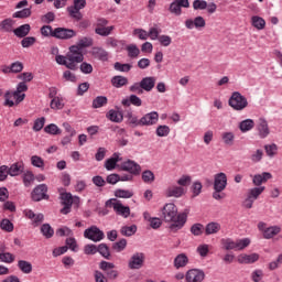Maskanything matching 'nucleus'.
I'll return each instance as SVG.
<instances>
[{
    "label": "nucleus",
    "instance_id": "nucleus-1",
    "mask_svg": "<svg viewBox=\"0 0 282 282\" xmlns=\"http://www.w3.org/2000/svg\"><path fill=\"white\" fill-rule=\"evenodd\" d=\"M161 217L165 224H171L169 227L171 232H177V230H182L186 226L188 212L177 213V206L173 203H167L162 208Z\"/></svg>",
    "mask_w": 282,
    "mask_h": 282
},
{
    "label": "nucleus",
    "instance_id": "nucleus-2",
    "mask_svg": "<svg viewBox=\"0 0 282 282\" xmlns=\"http://www.w3.org/2000/svg\"><path fill=\"white\" fill-rule=\"evenodd\" d=\"M226 186H228V176L226 173L220 172L214 176V192L213 198L216 200L226 198Z\"/></svg>",
    "mask_w": 282,
    "mask_h": 282
},
{
    "label": "nucleus",
    "instance_id": "nucleus-3",
    "mask_svg": "<svg viewBox=\"0 0 282 282\" xmlns=\"http://www.w3.org/2000/svg\"><path fill=\"white\" fill-rule=\"evenodd\" d=\"M66 58L67 69L76 72V69H78V64L85 61V55L83 54V51L78 50V46H69Z\"/></svg>",
    "mask_w": 282,
    "mask_h": 282
},
{
    "label": "nucleus",
    "instance_id": "nucleus-4",
    "mask_svg": "<svg viewBox=\"0 0 282 282\" xmlns=\"http://www.w3.org/2000/svg\"><path fill=\"white\" fill-rule=\"evenodd\" d=\"M224 250H246L250 246V238H243L238 240H232L231 238H225L220 240Z\"/></svg>",
    "mask_w": 282,
    "mask_h": 282
},
{
    "label": "nucleus",
    "instance_id": "nucleus-5",
    "mask_svg": "<svg viewBox=\"0 0 282 282\" xmlns=\"http://www.w3.org/2000/svg\"><path fill=\"white\" fill-rule=\"evenodd\" d=\"M106 206L108 208H113L116 215H119L120 217H124V219H127V217L131 215V208H129V206L122 205L121 202L118 200L117 198L108 199L106 202Z\"/></svg>",
    "mask_w": 282,
    "mask_h": 282
},
{
    "label": "nucleus",
    "instance_id": "nucleus-6",
    "mask_svg": "<svg viewBox=\"0 0 282 282\" xmlns=\"http://www.w3.org/2000/svg\"><path fill=\"white\" fill-rule=\"evenodd\" d=\"M228 104L235 111H243L248 107V99L241 93L235 91L229 98Z\"/></svg>",
    "mask_w": 282,
    "mask_h": 282
},
{
    "label": "nucleus",
    "instance_id": "nucleus-7",
    "mask_svg": "<svg viewBox=\"0 0 282 282\" xmlns=\"http://www.w3.org/2000/svg\"><path fill=\"white\" fill-rule=\"evenodd\" d=\"M86 6V0H74L73 6L67 7L66 10L70 19H74V21H83V13L80 10H83Z\"/></svg>",
    "mask_w": 282,
    "mask_h": 282
},
{
    "label": "nucleus",
    "instance_id": "nucleus-8",
    "mask_svg": "<svg viewBox=\"0 0 282 282\" xmlns=\"http://www.w3.org/2000/svg\"><path fill=\"white\" fill-rule=\"evenodd\" d=\"M61 199L64 208L61 209L62 215H69L72 210V204H79L80 198L79 197H73L72 193H62L61 194Z\"/></svg>",
    "mask_w": 282,
    "mask_h": 282
},
{
    "label": "nucleus",
    "instance_id": "nucleus-9",
    "mask_svg": "<svg viewBox=\"0 0 282 282\" xmlns=\"http://www.w3.org/2000/svg\"><path fill=\"white\" fill-rule=\"evenodd\" d=\"M84 237L85 239H89L90 241L98 243V241H102L105 239V232L100 230V228L91 226L84 231Z\"/></svg>",
    "mask_w": 282,
    "mask_h": 282
},
{
    "label": "nucleus",
    "instance_id": "nucleus-10",
    "mask_svg": "<svg viewBox=\"0 0 282 282\" xmlns=\"http://www.w3.org/2000/svg\"><path fill=\"white\" fill-rule=\"evenodd\" d=\"M25 91H28V84H25V82L19 83L15 91L10 93V90H8L4 94V107H12L14 105V101L10 100V98H12V96H19V94H23Z\"/></svg>",
    "mask_w": 282,
    "mask_h": 282
},
{
    "label": "nucleus",
    "instance_id": "nucleus-11",
    "mask_svg": "<svg viewBox=\"0 0 282 282\" xmlns=\"http://www.w3.org/2000/svg\"><path fill=\"white\" fill-rule=\"evenodd\" d=\"M76 36L74 29L56 28L54 29L53 39H59L61 41H69Z\"/></svg>",
    "mask_w": 282,
    "mask_h": 282
},
{
    "label": "nucleus",
    "instance_id": "nucleus-12",
    "mask_svg": "<svg viewBox=\"0 0 282 282\" xmlns=\"http://www.w3.org/2000/svg\"><path fill=\"white\" fill-rule=\"evenodd\" d=\"M31 198L33 202H41L43 199H50L47 195V185L40 184L31 193Z\"/></svg>",
    "mask_w": 282,
    "mask_h": 282
},
{
    "label": "nucleus",
    "instance_id": "nucleus-13",
    "mask_svg": "<svg viewBox=\"0 0 282 282\" xmlns=\"http://www.w3.org/2000/svg\"><path fill=\"white\" fill-rule=\"evenodd\" d=\"M206 279V273L200 269H189L185 274L186 282H203Z\"/></svg>",
    "mask_w": 282,
    "mask_h": 282
},
{
    "label": "nucleus",
    "instance_id": "nucleus-14",
    "mask_svg": "<svg viewBox=\"0 0 282 282\" xmlns=\"http://www.w3.org/2000/svg\"><path fill=\"white\" fill-rule=\"evenodd\" d=\"M144 259L143 252L133 253L128 262V268H130V270H140V268L144 265Z\"/></svg>",
    "mask_w": 282,
    "mask_h": 282
},
{
    "label": "nucleus",
    "instance_id": "nucleus-15",
    "mask_svg": "<svg viewBox=\"0 0 282 282\" xmlns=\"http://www.w3.org/2000/svg\"><path fill=\"white\" fill-rule=\"evenodd\" d=\"M121 171H127L130 175H140L142 167L135 161H124L121 163Z\"/></svg>",
    "mask_w": 282,
    "mask_h": 282
},
{
    "label": "nucleus",
    "instance_id": "nucleus-16",
    "mask_svg": "<svg viewBox=\"0 0 282 282\" xmlns=\"http://www.w3.org/2000/svg\"><path fill=\"white\" fill-rule=\"evenodd\" d=\"M191 4L188 3V0H174L170 4V12L171 14H174L175 17L182 15V8H188Z\"/></svg>",
    "mask_w": 282,
    "mask_h": 282
},
{
    "label": "nucleus",
    "instance_id": "nucleus-17",
    "mask_svg": "<svg viewBox=\"0 0 282 282\" xmlns=\"http://www.w3.org/2000/svg\"><path fill=\"white\" fill-rule=\"evenodd\" d=\"M158 120H160L158 111L148 112L141 118V127H153L158 124Z\"/></svg>",
    "mask_w": 282,
    "mask_h": 282
},
{
    "label": "nucleus",
    "instance_id": "nucleus-18",
    "mask_svg": "<svg viewBox=\"0 0 282 282\" xmlns=\"http://www.w3.org/2000/svg\"><path fill=\"white\" fill-rule=\"evenodd\" d=\"M185 26L187 28V30H193V28H196V30H202L203 28H206V20L204 19V17L198 15L194 20H186Z\"/></svg>",
    "mask_w": 282,
    "mask_h": 282
},
{
    "label": "nucleus",
    "instance_id": "nucleus-19",
    "mask_svg": "<svg viewBox=\"0 0 282 282\" xmlns=\"http://www.w3.org/2000/svg\"><path fill=\"white\" fill-rule=\"evenodd\" d=\"M268 180H272V173L270 172H263L261 174L253 175L252 184L254 186L261 187V184H265Z\"/></svg>",
    "mask_w": 282,
    "mask_h": 282
},
{
    "label": "nucleus",
    "instance_id": "nucleus-20",
    "mask_svg": "<svg viewBox=\"0 0 282 282\" xmlns=\"http://www.w3.org/2000/svg\"><path fill=\"white\" fill-rule=\"evenodd\" d=\"M8 171L11 177H17L21 175L23 171H25V164L22 161L13 163L10 167H8Z\"/></svg>",
    "mask_w": 282,
    "mask_h": 282
},
{
    "label": "nucleus",
    "instance_id": "nucleus-21",
    "mask_svg": "<svg viewBox=\"0 0 282 282\" xmlns=\"http://www.w3.org/2000/svg\"><path fill=\"white\" fill-rule=\"evenodd\" d=\"M260 138H268L270 135V127L268 126V120L260 118L258 121V127Z\"/></svg>",
    "mask_w": 282,
    "mask_h": 282
},
{
    "label": "nucleus",
    "instance_id": "nucleus-22",
    "mask_svg": "<svg viewBox=\"0 0 282 282\" xmlns=\"http://www.w3.org/2000/svg\"><path fill=\"white\" fill-rule=\"evenodd\" d=\"M259 261V254L258 253H251V254H246L241 253L238 256V263H257Z\"/></svg>",
    "mask_w": 282,
    "mask_h": 282
},
{
    "label": "nucleus",
    "instance_id": "nucleus-23",
    "mask_svg": "<svg viewBox=\"0 0 282 282\" xmlns=\"http://www.w3.org/2000/svg\"><path fill=\"white\" fill-rule=\"evenodd\" d=\"M186 265H188V256L186 253H180L174 258V268L176 270L186 268Z\"/></svg>",
    "mask_w": 282,
    "mask_h": 282
},
{
    "label": "nucleus",
    "instance_id": "nucleus-24",
    "mask_svg": "<svg viewBox=\"0 0 282 282\" xmlns=\"http://www.w3.org/2000/svg\"><path fill=\"white\" fill-rule=\"evenodd\" d=\"M30 30H32V26H30V24H22L13 30V34L18 39H25V36L30 34Z\"/></svg>",
    "mask_w": 282,
    "mask_h": 282
},
{
    "label": "nucleus",
    "instance_id": "nucleus-25",
    "mask_svg": "<svg viewBox=\"0 0 282 282\" xmlns=\"http://www.w3.org/2000/svg\"><path fill=\"white\" fill-rule=\"evenodd\" d=\"M281 232L280 226H270L263 230V239H274Z\"/></svg>",
    "mask_w": 282,
    "mask_h": 282
},
{
    "label": "nucleus",
    "instance_id": "nucleus-26",
    "mask_svg": "<svg viewBox=\"0 0 282 282\" xmlns=\"http://www.w3.org/2000/svg\"><path fill=\"white\" fill-rule=\"evenodd\" d=\"M14 23L15 21L12 18H7L0 22V31L1 32H14Z\"/></svg>",
    "mask_w": 282,
    "mask_h": 282
},
{
    "label": "nucleus",
    "instance_id": "nucleus-27",
    "mask_svg": "<svg viewBox=\"0 0 282 282\" xmlns=\"http://www.w3.org/2000/svg\"><path fill=\"white\" fill-rule=\"evenodd\" d=\"M140 83L143 91H153V88L155 87V77H144Z\"/></svg>",
    "mask_w": 282,
    "mask_h": 282
},
{
    "label": "nucleus",
    "instance_id": "nucleus-28",
    "mask_svg": "<svg viewBox=\"0 0 282 282\" xmlns=\"http://www.w3.org/2000/svg\"><path fill=\"white\" fill-rule=\"evenodd\" d=\"M91 45H94V39L84 36L78 40L77 45H72V47H77L79 52H83L85 47H91Z\"/></svg>",
    "mask_w": 282,
    "mask_h": 282
},
{
    "label": "nucleus",
    "instance_id": "nucleus-29",
    "mask_svg": "<svg viewBox=\"0 0 282 282\" xmlns=\"http://www.w3.org/2000/svg\"><path fill=\"white\" fill-rule=\"evenodd\" d=\"M111 85L112 87L120 89V87H124L126 85H129V79L124 76L117 75L111 78Z\"/></svg>",
    "mask_w": 282,
    "mask_h": 282
},
{
    "label": "nucleus",
    "instance_id": "nucleus-30",
    "mask_svg": "<svg viewBox=\"0 0 282 282\" xmlns=\"http://www.w3.org/2000/svg\"><path fill=\"white\" fill-rule=\"evenodd\" d=\"M107 118L111 122H117V123H120V122H122V120H124V116L122 115V112L113 110V109L108 111Z\"/></svg>",
    "mask_w": 282,
    "mask_h": 282
},
{
    "label": "nucleus",
    "instance_id": "nucleus-31",
    "mask_svg": "<svg viewBox=\"0 0 282 282\" xmlns=\"http://www.w3.org/2000/svg\"><path fill=\"white\" fill-rule=\"evenodd\" d=\"M120 154L119 153H115L112 155V158L106 160L105 162V169H107V171H113V169H116V164H118V162H120Z\"/></svg>",
    "mask_w": 282,
    "mask_h": 282
},
{
    "label": "nucleus",
    "instance_id": "nucleus-32",
    "mask_svg": "<svg viewBox=\"0 0 282 282\" xmlns=\"http://www.w3.org/2000/svg\"><path fill=\"white\" fill-rule=\"evenodd\" d=\"M184 195V187L171 186L166 189V197H182Z\"/></svg>",
    "mask_w": 282,
    "mask_h": 282
},
{
    "label": "nucleus",
    "instance_id": "nucleus-33",
    "mask_svg": "<svg viewBox=\"0 0 282 282\" xmlns=\"http://www.w3.org/2000/svg\"><path fill=\"white\" fill-rule=\"evenodd\" d=\"M221 230V225L219 223H208L205 227V234L206 235H217Z\"/></svg>",
    "mask_w": 282,
    "mask_h": 282
},
{
    "label": "nucleus",
    "instance_id": "nucleus-34",
    "mask_svg": "<svg viewBox=\"0 0 282 282\" xmlns=\"http://www.w3.org/2000/svg\"><path fill=\"white\" fill-rule=\"evenodd\" d=\"M251 25L256 30H265V20L259 15L251 17Z\"/></svg>",
    "mask_w": 282,
    "mask_h": 282
},
{
    "label": "nucleus",
    "instance_id": "nucleus-35",
    "mask_svg": "<svg viewBox=\"0 0 282 282\" xmlns=\"http://www.w3.org/2000/svg\"><path fill=\"white\" fill-rule=\"evenodd\" d=\"M239 129L242 133H246L248 131H252L254 129V120L252 119H246L239 123Z\"/></svg>",
    "mask_w": 282,
    "mask_h": 282
},
{
    "label": "nucleus",
    "instance_id": "nucleus-36",
    "mask_svg": "<svg viewBox=\"0 0 282 282\" xmlns=\"http://www.w3.org/2000/svg\"><path fill=\"white\" fill-rule=\"evenodd\" d=\"M93 56L95 58H98L99 61H108L109 58V53H107L104 48L100 47H94L93 48Z\"/></svg>",
    "mask_w": 282,
    "mask_h": 282
},
{
    "label": "nucleus",
    "instance_id": "nucleus-37",
    "mask_svg": "<svg viewBox=\"0 0 282 282\" xmlns=\"http://www.w3.org/2000/svg\"><path fill=\"white\" fill-rule=\"evenodd\" d=\"M13 19H30L32 17V9L25 8L12 14Z\"/></svg>",
    "mask_w": 282,
    "mask_h": 282
},
{
    "label": "nucleus",
    "instance_id": "nucleus-38",
    "mask_svg": "<svg viewBox=\"0 0 282 282\" xmlns=\"http://www.w3.org/2000/svg\"><path fill=\"white\" fill-rule=\"evenodd\" d=\"M120 232L123 237H133V234L138 232V226H123L121 227Z\"/></svg>",
    "mask_w": 282,
    "mask_h": 282
},
{
    "label": "nucleus",
    "instance_id": "nucleus-39",
    "mask_svg": "<svg viewBox=\"0 0 282 282\" xmlns=\"http://www.w3.org/2000/svg\"><path fill=\"white\" fill-rule=\"evenodd\" d=\"M18 268L23 274H30L32 272V263L25 260H20L18 262Z\"/></svg>",
    "mask_w": 282,
    "mask_h": 282
},
{
    "label": "nucleus",
    "instance_id": "nucleus-40",
    "mask_svg": "<svg viewBox=\"0 0 282 282\" xmlns=\"http://www.w3.org/2000/svg\"><path fill=\"white\" fill-rule=\"evenodd\" d=\"M265 191V186H260V187H253L248 191V195L251 199L257 200L259 199V195Z\"/></svg>",
    "mask_w": 282,
    "mask_h": 282
},
{
    "label": "nucleus",
    "instance_id": "nucleus-41",
    "mask_svg": "<svg viewBox=\"0 0 282 282\" xmlns=\"http://www.w3.org/2000/svg\"><path fill=\"white\" fill-rule=\"evenodd\" d=\"M115 197L121 198V199H131L133 197V192L129 189H116L115 191Z\"/></svg>",
    "mask_w": 282,
    "mask_h": 282
},
{
    "label": "nucleus",
    "instance_id": "nucleus-42",
    "mask_svg": "<svg viewBox=\"0 0 282 282\" xmlns=\"http://www.w3.org/2000/svg\"><path fill=\"white\" fill-rule=\"evenodd\" d=\"M141 177L145 184H153V182H155V174H153L151 170L143 171Z\"/></svg>",
    "mask_w": 282,
    "mask_h": 282
},
{
    "label": "nucleus",
    "instance_id": "nucleus-43",
    "mask_svg": "<svg viewBox=\"0 0 282 282\" xmlns=\"http://www.w3.org/2000/svg\"><path fill=\"white\" fill-rule=\"evenodd\" d=\"M264 151L268 158H274V155H276L279 151V147L276 145V143L265 144Z\"/></svg>",
    "mask_w": 282,
    "mask_h": 282
},
{
    "label": "nucleus",
    "instance_id": "nucleus-44",
    "mask_svg": "<svg viewBox=\"0 0 282 282\" xmlns=\"http://www.w3.org/2000/svg\"><path fill=\"white\" fill-rule=\"evenodd\" d=\"M126 50L129 58H138V56H140V48H138V45L135 44L128 45Z\"/></svg>",
    "mask_w": 282,
    "mask_h": 282
},
{
    "label": "nucleus",
    "instance_id": "nucleus-45",
    "mask_svg": "<svg viewBox=\"0 0 282 282\" xmlns=\"http://www.w3.org/2000/svg\"><path fill=\"white\" fill-rule=\"evenodd\" d=\"M107 102H108L107 97L98 96L93 100V109H100V107H105Z\"/></svg>",
    "mask_w": 282,
    "mask_h": 282
},
{
    "label": "nucleus",
    "instance_id": "nucleus-46",
    "mask_svg": "<svg viewBox=\"0 0 282 282\" xmlns=\"http://www.w3.org/2000/svg\"><path fill=\"white\" fill-rule=\"evenodd\" d=\"M41 232L46 239H52V237H54V229L50 224L42 225Z\"/></svg>",
    "mask_w": 282,
    "mask_h": 282
},
{
    "label": "nucleus",
    "instance_id": "nucleus-47",
    "mask_svg": "<svg viewBox=\"0 0 282 282\" xmlns=\"http://www.w3.org/2000/svg\"><path fill=\"white\" fill-rule=\"evenodd\" d=\"M0 228H1V230H4L6 232H12V230H14V224H12V221H10V219L4 218L0 223Z\"/></svg>",
    "mask_w": 282,
    "mask_h": 282
},
{
    "label": "nucleus",
    "instance_id": "nucleus-48",
    "mask_svg": "<svg viewBox=\"0 0 282 282\" xmlns=\"http://www.w3.org/2000/svg\"><path fill=\"white\" fill-rule=\"evenodd\" d=\"M31 164L35 166V169H45V161L39 155L31 156Z\"/></svg>",
    "mask_w": 282,
    "mask_h": 282
},
{
    "label": "nucleus",
    "instance_id": "nucleus-49",
    "mask_svg": "<svg viewBox=\"0 0 282 282\" xmlns=\"http://www.w3.org/2000/svg\"><path fill=\"white\" fill-rule=\"evenodd\" d=\"M45 133H50V135H61L62 131L58 126L51 123L44 128Z\"/></svg>",
    "mask_w": 282,
    "mask_h": 282
},
{
    "label": "nucleus",
    "instance_id": "nucleus-50",
    "mask_svg": "<svg viewBox=\"0 0 282 282\" xmlns=\"http://www.w3.org/2000/svg\"><path fill=\"white\" fill-rule=\"evenodd\" d=\"M111 32H113V26H101L95 29V33H97L99 36H109Z\"/></svg>",
    "mask_w": 282,
    "mask_h": 282
},
{
    "label": "nucleus",
    "instance_id": "nucleus-51",
    "mask_svg": "<svg viewBox=\"0 0 282 282\" xmlns=\"http://www.w3.org/2000/svg\"><path fill=\"white\" fill-rule=\"evenodd\" d=\"M97 252H99V254H101V257H104L105 259H109V257H111V253L109 252V247L107 246V243H100L97 247Z\"/></svg>",
    "mask_w": 282,
    "mask_h": 282
},
{
    "label": "nucleus",
    "instance_id": "nucleus-52",
    "mask_svg": "<svg viewBox=\"0 0 282 282\" xmlns=\"http://www.w3.org/2000/svg\"><path fill=\"white\" fill-rule=\"evenodd\" d=\"M50 107L54 110H61L65 107V104H63V99H61V97H55L51 100Z\"/></svg>",
    "mask_w": 282,
    "mask_h": 282
},
{
    "label": "nucleus",
    "instance_id": "nucleus-53",
    "mask_svg": "<svg viewBox=\"0 0 282 282\" xmlns=\"http://www.w3.org/2000/svg\"><path fill=\"white\" fill-rule=\"evenodd\" d=\"M171 133V128L169 126H159L156 128V135L159 138H166Z\"/></svg>",
    "mask_w": 282,
    "mask_h": 282
},
{
    "label": "nucleus",
    "instance_id": "nucleus-54",
    "mask_svg": "<svg viewBox=\"0 0 282 282\" xmlns=\"http://www.w3.org/2000/svg\"><path fill=\"white\" fill-rule=\"evenodd\" d=\"M23 184L26 187H30L31 184H34V173L28 171L23 174Z\"/></svg>",
    "mask_w": 282,
    "mask_h": 282
},
{
    "label": "nucleus",
    "instance_id": "nucleus-55",
    "mask_svg": "<svg viewBox=\"0 0 282 282\" xmlns=\"http://www.w3.org/2000/svg\"><path fill=\"white\" fill-rule=\"evenodd\" d=\"M124 248H127V239L124 238L112 245V250H115V252H122Z\"/></svg>",
    "mask_w": 282,
    "mask_h": 282
},
{
    "label": "nucleus",
    "instance_id": "nucleus-56",
    "mask_svg": "<svg viewBox=\"0 0 282 282\" xmlns=\"http://www.w3.org/2000/svg\"><path fill=\"white\" fill-rule=\"evenodd\" d=\"M0 261L1 263H14V254L10 252H1Z\"/></svg>",
    "mask_w": 282,
    "mask_h": 282
},
{
    "label": "nucleus",
    "instance_id": "nucleus-57",
    "mask_svg": "<svg viewBox=\"0 0 282 282\" xmlns=\"http://www.w3.org/2000/svg\"><path fill=\"white\" fill-rule=\"evenodd\" d=\"M250 160L251 162H253V164L261 162V160H263V150L258 149L257 151H254L251 154Z\"/></svg>",
    "mask_w": 282,
    "mask_h": 282
},
{
    "label": "nucleus",
    "instance_id": "nucleus-58",
    "mask_svg": "<svg viewBox=\"0 0 282 282\" xmlns=\"http://www.w3.org/2000/svg\"><path fill=\"white\" fill-rule=\"evenodd\" d=\"M191 232L194 235V237H199L200 235L204 234V225L202 224H194L191 227Z\"/></svg>",
    "mask_w": 282,
    "mask_h": 282
},
{
    "label": "nucleus",
    "instance_id": "nucleus-59",
    "mask_svg": "<svg viewBox=\"0 0 282 282\" xmlns=\"http://www.w3.org/2000/svg\"><path fill=\"white\" fill-rule=\"evenodd\" d=\"M223 141L228 147H232V144L235 142V133H232V132H225V133H223Z\"/></svg>",
    "mask_w": 282,
    "mask_h": 282
},
{
    "label": "nucleus",
    "instance_id": "nucleus-60",
    "mask_svg": "<svg viewBox=\"0 0 282 282\" xmlns=\"http://www.w3.org/2000/svg\"><path fill=\"white\" fill-rule=\"evenodd\" d=\"M40 32H41L42 36H45V37L53 36L54 37V29H52V25H43L40 29Z\"/></svg>",
    "mask_w": 282,
    "mask_h": 282
},
{
    "label": "nucleus",
    "instance_id": "nucleus-61",
    "mask_svg": "<svg viewBox=\"0 0 282 282\" xmlns=\"http://www.w3.org/2000/svg\"><path fill=\"white\" fill-rule=\"evenodd\" d=\"M36 43V37L34 36H25L21 41L22 47H32Z\"/></svg>",
    "mask_w": 282,
    "mask_h": 282
},
{
    "label": "nucleus",
    "instance_id": "nucleus-62",
    "mask_svg": "<svg viewBox=\"0 0 282 282\" xmlns=\"http://www.w3.org/2000/svg\"><path fill=\"white\" fill-rule=\"evenodd\" d=\"M131 67H133L131 64H121L119 62L115 63V69L117 72H131Z\"/></svg>",
    "mask_w": 282,
    "mask_h": 282
},
{
    "label": "nucleus",
    "instance_id": "nucleus-63",
    "mask_svg": "<svg viewBox=\"0 0 282 282\" xmlns=\"http://www.w3.org/2000/svg\"><path fill=\"white\" fill-rule=\"evenodd\" d=\"M45 127V117L37 118L33 123V131H41Z\"/></svg>",
    "mask_w": 282,
    "mask_h": 282
},
{
    "label": "nucleus",
    "instance_id": "nucleus-64",
    "mask_svg": "<svg viewBox=\"0 0 282 282\" xmlns=\"http://www.w3.org/2000/svg\"><path fill=\"white\" fill-rule=\"evenodd\" d=\"M282 265V253H280L276 260L269 263V270H276Z\"/></svg>",
    "mask_w": 282,
    "mask_h": 282
}]
</instances>
